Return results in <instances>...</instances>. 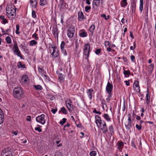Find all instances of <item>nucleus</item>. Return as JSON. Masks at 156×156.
<instances>
[{"label":"nucleus","mask_w":156,"mask_h":156,"mask_svg":"<svg viewBox=\"0 0 156 156\" xmlns=\"http://www.w3.org/2000/svg\"><path fill=\"white\" fill-rule=\"evenodd\" d=\"M16 9L13 5H11L6 8V15L9 19L12 20L15 19L16 15Z\"/></svg>","instance_id":"obj_1"},{"label":"nucleus","mask_w":156,"mask_h":156,"mask_svg":"<svg viewBox=\"0 0 156 156\" xmlns=\"http://www.w3.org/2000/svg\"><path fill=\"white\" fill-rule=\"evenodd\" d=\"M24 92L20 87H15L13 90V96L15 98L20 99L23 97Z\"/></svg>","instance_id":"obj_2"},{"label":"nucleus","mask_w":156,"mask_h":156,"mask_svg":"<svg viewBox=\"0 0 156 156\" xmlns=\"http://www.w3.org/2000/svg\"><path fill=\"white\" fill-rule=\"evenodd\" d=\"M90 46L89 44H86L84 46L83 54L86 56L85 59H87L89 57L90 52Z\"/></svg>","instance_id":"obj_3"},{"label":"nucleus","mask_w":156,"mask_h":156,"mask_svg":"<svg viewBox=\"0 0 156 156\" xmlns=\"http://www.w3.org/2000/svg\"><path fill=\"white\" fill-rule=\"evenodd\" d=\"M12 49L13 50V52L15 55L20 57L21 58L24 59V58L23 57L22 55L21 54V52L19 49L17 44L16 43L14 44Z\"/></svg>","instance_id":"obj_4"},{"label":"nucleus","mask_w":156,"mask_h":156,"mask_svg":"<svg viewBox=\"0 0 156 156\" xmlns=\"http://www.w3.org/2000/svg\"><path fill=\"white\" fill-rule=\"evenodd\" d=\"M10 147H7L2 151L1 156H13Z\"/></svg>","instance_id":"obj_5"},{"label":"nucleus","mask_w":156,"mask_h":156,"mask_svg":"<svg viewBox=\"0 0 156 156\" xmlns=\"http://www.w3.org/2000/svg\"><path fill=\"white\" fill-rule=\"evenodd\" d=\"M44 117L45 115L42 114L40 116H37L36 118V120L37 122L40 123L42 125H44L45 123Z\"/></svg>","instance_id":"obj_6"},{"label":"nucleus","mask_w":156,"mask_h":156,"mask_svg":"<svg viewBox=\"0 0 156 156\" xmlns=\"http://www.w3.org/2000/svg\"><path fill=\"white\" fill-rule=\"evenodd\" d=\"M75 32V28L73 26H71L69 27L67 32V35L69 38L72 37Z\"/></svg>","instance_id":"obj_7"},{"label":"nucleus","mask_w":156,"mask_h":156,"mask_svg":"<svg viewBox=\"0 0 156 156\" xmlns=\"http://www.w3.org/2000/svg\"><path fill=\"white\" fill-rule=\"evenodd\" d=\"M60 4L58 5V7L60 11L62 12L64 9H67L68 6L67 4L63 0L60 1Z\"/></svg>","instance_id":"obj_8"},{"label":"nucleus","mask_w":156,"mask_h":156,"mask_svg":"<svg viewBox=\"0 0 156 156\" xmlns=\"http://www.w3.org/2000/svg\"><path fill=\"white\" fill-rule=\"evenodd\" d=\"M113 86L112 83L108 82L106 87V91L108 94L112 93L113 90Z\"/></svg>","instance_id":"obj_9"},{"label":"nucleus","mask_w":156,"mask_h":156,"mask_svg":"<svg viewBox=\"0 0 156 156\" xmlns=\"http://www.w3.org/2000/svg\"><path fill=\"white\" fill-rule=\"evenodd\" d=\"M51 48H53V51L51 55L53 57L56 58L57 57L58 55V50L56 46L52 47Z\"/></svg>","instance_id":"obj_10"},{"label":"nucleus","mask_w":156,"mask_h":156,"mask_svg":"<svg viewBox=\"0 0 156 156\" xmlns=\"http://www.w3.org/2000/svg\"><path fill=\"white\" fill-rule=\"evenodd\" d=\"M28 79V76L27 75H24L21 77L20 82L22 83H27Z\"/></svg>","instance_id":"obj_11"},{"label":"nucleus","mask_w":156,"mask_h":156,"mask_svg":"<svg viewBox=\"0 0 156 156\" xmlns=\"http://www.w3.org/2000/svg\"><path fill=\"white\" fill-rule=\"evenodd\" d=\"M79 34L80 36L81 37H85L87 36V33L85 30L83 29L79 31Z\"/></svg>","instance_id":"obj_12"},{"label":"nucleus","mask_w":156,"mask_h":156,"mask_svg":"<svg viewBox=\"0 0 156 156\" xmlns=\"http://www.w3.org/2000/svg\"><path fill=\"white\" fill-rule=\"evenodd\" d=\"M94 90L92 89H88L87 90V93L88 95V98L90 100L92 99V93Z\"/></svg>","instance_id":"obj_13"},{"label":"nucleus","mask_w":156,"mask_h":156,"mask_svg":"<svg viewBox=\"0 0 156 156\" xmlns=\"http://www.w3.org/2000/svg\"><path fill=\"white\" fill-rule=\"evenodd\" d=\"M84 19V16L82 12H78V19L79 21H81Z\"/></svg>","instance_id":"obj_14"},{"label":"nucleus","mask_w":156,"mask_h":156,"mask_svg":"<svg viewBox=\"0 0 156 156\" xmlns=\"http://www.w3.org/2000/svg\"><path fill=\"white\" fill-rule=\"evenodd\" d=\"M147 93L146 94V102L147 104H148L150 102V96L148 88H147Z\"/></svg>","instance_id":"obj_15"},{"label":"nucleus","mask_w":156,"mask_h":156,"mask_svg":"<svg viewBox=\"0 0 156 156\" xmlns=\"http://www.w3.org/2000/svg\"><path fill=\"white\" fill-rule=\"evenodd\" d=\"M95 118V121L97 126H98V125L100 126L101 123V117L98 115H96Z\"/></svg>","instance_id":"obj_16"},{"label":"nucleus","mask_w":156,"mask_h":156,"mask_svg":"<svg viewBox=\"0 0 156 156\" xmlns=\"http://www.w3.org/2000/svg\"><path fill=\"white\" fill-rule=\"evenodd\" d=\"M95 28V26L94 25H92L90 27L89 30L90 32V35L92 36L93 35V33Z\"/></svg>","instance_id":"obj_17"},{"label":"nucleus","mask_w":156,"mask_h":156,"mask_svg":"<svg viewBox=\"0 0 156 156\" xmlns=\"http://www.w3.org/2000/svg\"><path fill=\"white\" fill-rule=\"evenodd\" d=\"M30 3L32 7L34 8L36 7L37 4L36 0H30Z\"/></svg>","instance_id":"obj_18"},{"label":"nucleus","mask_w":156,"mask_h":156,"mask_svg":"<svg viewBox=\"0 0 156 156\" xmlns=\"http://www.w3.org/2000/svg\"><path fill=\"white\" fill-rule=\"evenodd\" d=\"M136 8V3L135 1V0H132V8L131 10L132 11V12H134L135 11Z\"/></svg>","instance_id":"obj_19"},{"label":"nucleus","mask_w":156,"mask_h":156,"mask_svg":"<svg viewBox=\"0 0 156 156\" xmlns=\"http://www.w3.org/2000/svg\"><path fill=\"white\" fill-rule=\"evenodd\" d=\"M17 66L18 68H25L26 66L24 64H22L21 62H19L17 63Z\"/></svg>","instance_id":"obj_20"},{"label":"nucleus","mask_w":156,"mask_h":156,"mask_svg":"<svg viewBox=\"0 0 156 156\" xmlns=\"http://www.w3.org/2000/svg\"><path fill=\"white\" fill-rule=\"evenodd\" d=\"M127 0H122L121 2V5L122 7H125L127 5Z\"/></svg>","instance_id":"obj_21"},{"label":"nucleus","mask_w":156,"mask_h":156,"mask_svg":"<svg viewBox=\"0 0 156 156\" xmlns=\"http://www.w3.org/2000/svg\"><path fill=\"white\" fill-rule=\"evenodd\" d=\"M143 0H140V10L142 12L143 9Z\"/></svg>","instance_id":"obj_22"},{"label":"nucleus","mask_w":156,"mask_h":156,"mask_svg":"<svg viewBox=\"0 0 156 156\" xmlns=\"http://www.w3.org/2000/svg\"><path fill=\"white\" fill-rule=\"evenodd\" d=\"M53 34L55 35L56 34L57 35V37H58V33L57 32L58 28L57 27H55L53 29Z\"/></svg>","instance_id":"obj_23"},{"label":"nucleus","mask_w":156,"mask_h":156,"mask_svg":"<svg viewBox=\"0 0 156 156\" xmlns=\"http://www.w3.org/2000/svg\"><path fill=\"white\" fill-rule=\"evenodd\" d=\"M99 0H94L93 1V6L94 7V6L97 7L99 4Z\"/></svg>","instance_id":"obj_24"},{"label":"nucleus","mask_w":156,"mask_h":156,"mask_svg":"<svg viewBox=\"0 0 156 156\" xmlns=\"http://www.w3.org/2000/svg\"><path fill=\"white\" fill-rule=\"evenodd\" d=\"M128 123L127 124H125L126 128L127 130L128 131L130 129V127L131 125V122H128Z\"/></svg>","instance_id":"obj_25"},{"label":"nucleus","mask_w":156,"mask_h":156,"mask_svg":"<svg viewBox=\"0 0 156 156\" xmlns=\"http://www.w3.org/2000/svg\"><path fill=\"white\" fill-rule=\"evenodd\" d=\"M66 106L68 109L70 111H72L73 110V108H72V105L70 104L69 103V102L67 103H66Z\"/></svg>","instance_id":"obj_26"},{"label":"nucleus","mask_w":156,"mask_h":156,"mask_svg":"<svg viewBox=\"0 0 156 156\" xmlns=\"http://www.w3.org/2000/svg\"><path fill=\"white\" fill-rule=\"evenodd\" d=\"M33 87L37 90H42L43 89L42 86L40 85H34Z\"/></svg>","instance_id":"obj_27"},{"label":"nucleus","mask_w":156,"mask_h":156,"mask_svg":"<svg viewBox=\"0 0 156 156\" xmlns=\"http://www.w3.org/2000/svg\"><path fill=\"white\" fill-rule=\"evenodd\" d=\"M58 79L60 81H62L64 79V76L62 73L59 74V75H58Z\"/></svg>","instance_id":"obj_28"},{"label":"nucleus","mask_w":156,"mask_h":156,"mask_svg":"<svg viewBox=\"0 0 156 156\" xmlns=\"http://www.w3.org/2000/svg\"><path fill=\"white\" fill-rule=\"evenodd\" d=\"M123 143L122 142H120L118 145L117 148L119 150L122 149V147L123 146Z\"/></svg>","instance_id":"obj_29"},{"label":"nucleus","mask_w":156,"mask_h":156,"mask_svg":"<svg viewBox=\"0 0 156 156\" xmlns=\"http://www.w3.org/2000/svg\"><path fill=\"white\" fill-rule=\"evenodd\" d=\"M105 119L107 121H111V119L108 114H105L103 116Z\"/></svg>","instance_id":"obj_30"},{"label":"nucleus","mask_w":156,"mask_h":156,"mask_svg":"<svg viewBox=\"0 0 156 156\" xmlns=\"http://www.w3.org/2000/svg\"><path fill=\"white\" fill-rule=\"evenodd\" d=\"M37 44V42L35 40H32L30 42V45L33 46L34 45H36Z\"/></svg>","instance_id":"obj_31"},{"label":"nucleus","mask_w":156,"mask_h":156,"mask_svg":"<svg viewBox=\"0 0 156 156\" xmlns=\"http://www.w3.org/2000/svg\"><path fill=\"white\" fill-rule=\"evenodd\" d=\"M47 4V2L45 0H40V4L41 6H43Z\"/></svg>","instance_id":"obj_32"},{"label":"nucleus","mask_w":156,"mask_h":156,"mask_svg":"<svg viewBox=\"0 0 156 156\" xmlns=\"http://www.w3.org/2000/svg\"><path fill=\"white\" fill-rule=\"evenodd\" d=\"M5 40L7 43L10 44L11 42V38L9 36L5 38Z\"/></svg>","instance_id":"obj_33"},{"label":"nucleus","mask_w":156,"mask_h":156,"mask_svg":"<svg viewBox=\"0 0 156 156\" xmlns=\"http://www.w3.org/2000/svg\"><path fill=\"white\" fill-rule=\"evenodd\" d=\"M67 119L65 118H63L62 119V120H61L60 122V124L62 125H63V124L66 123Z\"/></svg>","instance_id":"obj_34"},{"label":"nucleus","mask_w":156,"mask_h":156,"mask_svg":"<svg viewBox=\"0 0 156 156\" xmlns=\"http://www.w3.org/2000/svg\"><path fill=\"white\" fill-rule=\"evenodd\" d=\"M154 64L153 63L151 64L150 65L148 66L149 69L150 71L152 72L154 68Z\"/></svg>","instance_id":"obj_35"},{"label":"nucleus","mask_w":156,"mask_h":156,"mask_svg":"<svg viewBox=\"0 0 156 156\" xmlns=\"http://www.w3.org/2000/svg\"><path fill=\"white\" fill-rule=\"evenodd\" d=\"M133 87H140L138 81H135L133 83Z\"/></svg>","instance_id":"obj_36"},{"label":"nucleus","mask_w":156,"mask_h":156,"mask_svg":"<svg viewBox=\"0 0 156 156\" xmlns=\"http://www.w3.org/2000/svg\"><path fill=\"white\" fill-rule=\"evenodd\" d=\"M16 34H19L20 33V32L19 31L20 30V26L19 25H17L16 26Z\"/></svg>","instance_id":"obj_37"},{"label":"nucleus","mask_w":156,"mask_h":156,"mask_svg":"<svg viewBox=\"0 0 156 156\" xmlns=\"http://www.w3.org/2000/svg\"><path fill=\"white\" fill-rule=\"evenodd\" d=\"M109 130L111 134L114 133L113 128L112 126H109Z\"/></svg>","instance_id":"obj_38"},{"label":"nucleus","mask_w":156,"mask_h":156,"mask_svg":"<svg viewBox=\"0 0 156 156\" xmlns=\"http://www.w3.org/2000/svg\"><path fill=\"white\" fill-rule=\"evenodd\" d=\"M61 111L62 112V113L63 114H67V110L64 107H63L61 108Z\"/></svg>","instance_id":"obj_39"},{"label":"nucleus","mask_w":156,"mask_h":156,"mask_svg":"<svg viewBox=\"0 0 156 156\" xmlns=\"http://www.w3.org/2000/svg\"><path fill=\"white\" fill-rule=\"evenodd\" d=\"M101 16L104 18L105 20H107L109 18V15H108L107 17L106 16V15L105 14H103L101 15Z\"/></svg>","instance_id":"obj_40"},{"label":"nucleus","mask_w":156,"mask_h":156,"mask_svg":"<svg viewBox=\"0 0 156 156\" xmlns=\"http://www.w3.org/2000/svg\"><path fill=\"white\" fill-rule=\"evenodd\" d=\"M105 45L106 48L107 46H108L109 47H110L111 44L110 42L108 41H106L104 43Z\"/></svg>","instance_id":"obj_41"},{"label":"nucleus","mask_w":156,"mask_h":156,"mask_svg":"<svg viewBox=\"0 0 156 156\" xmlns=\"http://www.w3.org/2000/svg\"><path fill=\"white\" fill-rule=\"evenodd\" d=\"M96 152L95 151H92L90 153V156H95L96 155Z\"/></svg>","instance_id":"obj_42"},{"label":"nucleus","mask_w":156,"mask_h":156,"mask_svg":"<svg viewBox=\"0 0 156 156\" xmlns=\"http://www.w3.org/2000/svg\"><path fill=\"white\" fill-rule=\"evenodd\" d=\"M124 74L126 76V75H129L130 74V73L128 70H124L123 72Z\"/></svg>","instance_id":"obj_43"},{"label":"nucleus","mask_w":156,"mask_h":156,"mask_svg":"<svg viewBox=\"0 0 156 156\" xmlns=\"http://www.w3.org/2000/svg\"><path fill=\"white\" fill-rule=\"evenodd\" d=\"M101 129L104 133H106L108 130L107 127H103Z\"/></svg>","instance_id":"obj_44"},{"label":"nucleus","mask_w":156,"mask_h":156,"mask_svg":"<svg viewBox=\"0 0 156 156\" xmlns=\"http://www.w3.org/2000/svg\"><path fill=\"white\" fill-rule=\"evenodd\" d=\"M136 127L138 130H140L142 129V125H141V124H139V125L138 124H136Z\"/></svg>","instance_id":"obj_45"},{"label":"nucleus","mask_w":156,"mask_h":156,"mask_svg":"<svg viewBox=\"0 0 156 156\" xmlns=\"http://www.w3.org/2000/svg\"><path fill=\"white\" fill-rule=\"evenodd\" d=\"M101 49H97L96 50L95 53L97 55H99L101 53Z\"/></svg>","instance_id":"obj_46"},{"label":"nucleus","mask_w":156,"mask_h":156,"mask_svg":"<svg viewBox=\"0 0 156 156\" xmlns=\"http://www.w3.org/2000/svg\"><path fill=\"white\" fill-rule=\"evenodd\" d=\"M32 17L34 18H35L36 17V12L34 10H32Z\"/></svg>","instance_id":"obj_47"},{"label":"nucleus","mask_w":156,"mask_h":156,"mask_svg":"<svg viewBox=\"0 0 156 156\" xmlns=\"http://www.w3.org/2000/svg\"><path fill=\"white\" fill-rule=\"evenodd\" d=\"M65 45V43L64 41H62L61 42L60 45V48L61 49H62L64 48V46Z\"/></svg>","instance_id":"obj_48"},{"label":"nucleus","mask_w":156,"mask_h":156,"mask_svg":"<svg viewBox=\"0 0 156 156\" xmlns=\"http://www.w3.org/2000/svg\"><path fill=\"white\" fill-rule=\"evenodd\" d=\"M91 9V7L90 6H87L85 7V11L86 12H88V10H90Z\"/></svg>","instance_id":"obj_49"},{"label":"nucleus","mask_w":156,"mask_h":156,"mask_svg":"<svg viewBox=\"0 0 156 156\" xmlns=\"http://www.w3.org/2000/svg\"><path fill=\"white\" fill-rule=\"evenodd\" d=\"M128 119V122H131V116L130 113L128 114L127 115Z\"/></svg>","instance_id":"obj_50"},{"label":"nucleus","mask_w":156,"mask_h":156,"mask_svg":"<svg viewBox=\"0 0 156 156\" xmlns=\"http://www.w3.org/2000/svg\"><path fill=\"white\" fill-rule=\"evenodd\" d=\"M32 37H34L35 39L37 40L39 39L38 37L37 36V35L36 33H34L32 36Z\"/></svg>","instance_id":"obj_51"},{"label":"nucleus","mask_w":156,"mask_h":156,"mask_svg":"<svg viewBox=\"0 0 156 156\" xmlns=\"http://www.w3.org/2000/svg\"><path fill=\"white\" fill-rule=\"evenodd\" d=\"M136 43L134 42L133 43V46H131L130 47V49L131 50H134L136 48Z\"/></svg>","instance_id":"obj_52"},{"label":"nucleus","mask_w":156,"mask_h":156,"mask_svg":"<svg viewBox=\"0 0 156 156\" xmlns=\"http://www.w3.org/2000/svg\"><path fill=\"white\" fill-rule=\"evenodd\" d=\"M40 126H39V127H35V129L36 131H38L39 132H42V129L40 128Z\"/></svg>","instance_id":"obj_53"},{"label":"nucleus","mask_w":156,"mask_h":156,"mask_svg":"<svg viewBox=\"0 0 156 156\" xmlns=\"http://www.w3.org/2000/svg\"><path fill=\"white\" fill-rule=\"evenodd\" d=\"M61 50H62V53L64 55H67V52L66 50L64 49V48Z\"/></svg>","instance_id":"obj_54"},{"label":"nucleus","mask_w":156,"mask_h":156,"mask_svg":"<svg viewBox=\"0 0 156 156\" xmlns=\"http://www.w3.org/2000/svg\"><path fill=\"white\" fill-rule=\"evenodd\" d=\"M38 72H39V73H43L44 72V70L42 69L40 67H38Z\"/></svg>","instance_id":"obj_55"},{"label":"nucleus","mask_w":156,"mask_h":156,"mask_svg":"<svg viewBox=\"0 0 156 156\" xmlns=\"http://www.w3.org/2000/svg\"><path fill=\"white\" fill-rule=\"evenodd\" d=\"M93 112L95 113L96 114H99V115L101 114V112H100V111H97V110L95 109H94V110L93 111Z\"/></svg>","instance_id":"obj_56"},{"label":"nucleus","mask_w":156,"mask_h":156,"mask_svg":"<svg viewBox=\"0 0 156 156\" xmlns=\"http://www.w3.org/2000/svg\"><path fill=\"white\" fill-rule=\"evenodd\" d=\"M4 120V117L1 116L0 118V124H2Z\"/></svg>","instance_id":"obj_57"},{"label":"nucleus","mask_w":156,"mask_h":156,"mask_svg":"<svg viewBox=\"0 0 156 156\" xmlns=\"http://www.w3.org/2000/svg\"><path fill=\"white\" fill-rule=\"evenodd\" d=\"M131 145L132 147H133L134 148L136 149V147L135 145L134 142L133 141L131 142Z\"/></svg>","instance_id":"obj_58"},{"label":"nucleus","mask_w":156,"mask_h":156,"mask_svg":"<svg viewBox=\"0 0 156 156\" xmlns=\"http://www.w3.org/2000/svg\"><path fill=\"white\" fill-rule=\"evenodd\" d=\"M63 19H64V16L63 14L61 16V23L63 24Z\"/></svg>","instance_id":"obj_59"},{"label":"nucleus","mask_w":156,"mask_h":156,"mask_svg":"<svg viewBox=\"0 0 156 156\" xmlns=\"http://www.w3.org/2000/svg\"><path fill=\"white\" fill-rule=\"evenodd\" d=\"M130 58L131 59L132 62H134V60L135 59V56L134 55H132L130 56Z\"/></svg>","instance_id":"obj_60"},{"label":"nucleus","mask_w":156,"mask_h":156,"mask_svg":"<svg viewBox=\"0 0 156 156\" xmlns=\"http://www.w3.org/2000/svg\"><path fill=\"white\" fill-rule=\"evenodd\" d=\"M121 22L123 23V24H124L125 23H126V21L127 22V20H125V19L124 18H123L122 20H121Z\"/></svg>","instance_id":"obj_61"},{"label":"nucleus","mask_w":156,"mask_h":156,"mask_svg":"<svg viewBox=\"0 0 156 156\" xmlns=\"http://www.w3.org/2000/svg\"><path fill=\"white\" fill-rule=\"evenodd\" d=\"M57 111V109H53V108L51 110V111L52 113L54 114H55Z\"/></svg>","instance_id":"obj_62"},{"label":"nucleus","mask_w":156,"mask_h":156,"mask_svg":"<svg viewBox=\"0 0 156 156\" xmlns=\"http://www.w3.org/2000/svg\"><path fill=\"white\" fill-rule=\"evenodd\" d=\"M26 120L27 121H30L31 120V117L30 116H27V117Z\"/></svg>","instance_id":"obj_63"},{"label":"nucleus","mask_w":156,"mask_h":156,"mask_svg":"<svg viewBox=\"0 0 156 156\" xmlns=\"http://www.w3.org/2000/svg\"><path fill=\"white\" fill-rule=\"evenodd\" d=\"M2 22L4 24H5V23H8L7 20L6 19H4L3 20Z\"/></svg>","instance_id":"obj_64"}]
</instances>
